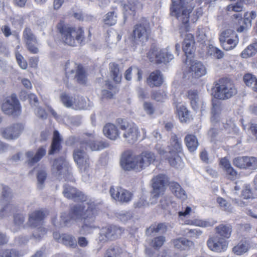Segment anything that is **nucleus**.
<instances>
[{"label":"nucleus","mask_w":257,"mask_h":257,"mask_svg":"<svg viewBox=\"0 0 257 257\" xmlns=\"http://www.w3.org/2000/svg\"><path fill=\"white\" fill-rule=\"evenodd\" d=\"M172 5L170 8V14L175 17L179 21L185 25V28L190 19L192 23H195L202 14L201 8L196 9L192 13L194 6L191 2L193 0H171Z\"/></svg>","instance_id":"nucleus-1"},{"label":"nucleus","mask_w":257,"mask_h":257,"mask_svg":"<svg viewBox=\"0 0 257 257\" xmlns=\"http://www.w3.org/2000/svg\"><path fill=\"white\" fill-rule=\"evenodd\" d=\"M57 29L61 34L62 41L68 45L74 46L77 44H80L84 39V32L81 28L76 29L60 23L57 25Z\"/></svg>","instance_id":"nucleus-2"},{"label":"nucleus","mask_w":257,"mask_h":257,"mask_svg":"<svg viewBox=\"0 0 257 257\" xmlns=\"http://www.w3.org/2000/svg\"><path fill=\"white\" fill-rule=\"evenodd\" d=\"M214 97L220 100L229 99L237 93V90L230 80L221 78L215 82Z\"/></svg>","instance_id":"nucleus-3"},{"label":"nucleus","mask_w":257,"mask_h":257,"mask_svg":"<svg viewBox=\"0 0 257 257\" xmlns=\"http://www.w3.org/2000/svg\"><path fill=\"white\" fill-rule=\"evenodd\" d=\"M44 217L45 213L41 210H36L29 215V225L32 227H37L32 234L36 239H41L46 233V229L41 226Z\"/></svg>","instance_id":"nucleus-4"},{"label":"nucleus","mask_w":257,"mask_h":257,"mask_svg":"<svg viewBox=\"0 0 257 257\" xmlns=\"http://www.w3.org/2000/svg\"><path fill=\"white\" fill-rule=\"evenodd\" d=\"M53 174L58 179L71 180V168L68 163L62 157L55 159L52 165Z\"/></svg>","instance_id":"nucleus-5"},{"label":"nucleus","mask_w":257,"mask_h":257,"mask_svg":"<svg viewBox=\"0 0 257 257\" xmlns=\"http://www.w3.org/2000/svg\"><path fill=\"white\" fill-rule=\"evenodd\" d=\"M147 57L151 62L157 64L167 63L174 59V56L169 51L168 47L165 49H160L155 45L151 46L147 53Z\"/></svg>","instance_id":"nucleus-6"},{"label":"nucleus","mask_w":257,"mask_h":257,"mask_svg":"<svg viewBox=\"0 0 257 257\" xmlns=\"http://www.w3.org/2000/svg\"><path fill=\"white\" fill-rule=\"evenodd\" d=\"M151 33V30L148 22L138 24L134 27L132 41L134 44H138L139 42L144 43L149 40Z\"/></svg>","instance_id":"nucleus-7"},{"label":"nucleus","mask_w":257,"mask_h":257,"mask_svg":"<svg viewBox=\"0 0 257 257\" xmlns=\"http://www.w3.org/2000/svg\"><path fill=\"white\" fill-rule=\"evenodd\" d=\"M96 206L93 203H82L76 205L71 207L69 210L74 220H84V217L89 213H96Z\"/></svg>","instance_id":"nucleus-8"},{"label":"nucleus","mask_w":257,"mask_h":257,"mask_svg":"<svg viewBox=\"0 0 257 257\" xmlns=\"http://www.w3.org/2000/svg\"><path fill=\"white\" fill-rule=\"evenodd\" d=\"M153 190L151 192V203H155L157 198L164 193L165 186L168 182L167 176L164 174H159L152 180Z\"/></svg>","instance_id":"nucleus-9"},{"label":"nucleus","mask_w":257,"mask_h":257,"mask_svg":"<svg viewBox=\"0 0 257 257\" xmlns=\"http://www.w3.org/2000/svg\"><path fill=\"white\" fill-rule=\"evenodd\" d=\"M2 110L5 114L9 115L17 116L21 114V107L15 94L7 98L2 105Z\"/></svg>","instance_id":"nucleus-10"},{"label":"nucleus","mask_w":257,"mask_h":257,"mask_svg":"<svg viewBox=\"0 0 257 257\" xmlns=\"http://www.w3.org/2000/svg\"><path fill=\"white\" fill-rule=\"evenodd\" d=\"M78 142L80 143L81 147L85 148L86 150L89 149L91 151L100 150L108 147V143L105 142L96 143L94 141L88 142L87 140H82L75 136L70 137L66 141V143L68 145L72 146Z\"/></svg>","instance_id":"nucleus-11"},{"label":"nucleus","mask_w":257,"mask_h":257,"mask_svg":"<svg viewBox=\"0 0 257 257\" xmlns=\"http://www.w3.org/2000/svg\"><path fill=\"white\" fill-rule=\"evenodd\" d=\"M123 232L120 227L114 225L103 227L101 229L98 237L100 242H105L118 238Z\"/></svg>","instance_id":"nucleus-12"},{"label":"nucleus","mask_w":257,"mask_h":257,"mask_svg":"<svg viewBox=\"0 0 257 257\" xmlns=\"http://www.w3.org/2000/svg\"><path fill=\"white\" fill-rule=\"evenodd\" d=\"M23 39L28 50L32 54H37L39 49L37 37L29 27H26L23 32Z\"/></svg>","instance_id":"nucleus-13"},{"label":"nucleus","mask_w":257,"mask_h":257,"mask_svg":"<svg viewBox=\"0 0 257 257\" xmlns=\"http://www.w3.org/2000/svg\"><path fill=\"white\" fill-rule=\"evenodd\" d=\"M24 127L21 123H14L1 129L2 137L7 140H16L23 132Z\"/></svg>","instance_id":"nucleus-14"},{"label":"nucleus","mask_w":257,"mask_h":257,"mask_svg":"<svg viewBox=\"0 0 257 257\" xmlns=\"http://www.w3.org/2000/svg\"><path fill=\"white\" fill-rule=\"evenodd\" d=\"M111 197L121 203H127L133 197V194L120 187L111 186L109 189Z\"/></svg>","instance_id":"nucleus-15"},{"label":"nucleus","mask_w":257,"mask_h":257,"mask_svg":"<svg viewBox=\"0 0 257 257\" xmlns=\"http://www.w3.org/2000/svg\"><path fill=\"white\" fill-rule=\"evenodd\" d=\"M74 161L81 171L87 172L90 166V161L88 155L84 150L76 149L73 152Z\"/></svg>","instance_id":"nucleus-16"},{"label":"nucleus","mask_w":257,"mask_h":257,"mask_svg":"<svg viewBox=\"0 0 257 257\" xmlns=\"http://www.w3.org/2000/svg\"><path fill=\"white\" fill-rule=\"evenodd\" d=\"M137 156L134 155L130 151L124 152L120 160V165L122 168L125 171L134 170L137 171L138 161Z\"/></svg>","instance_id":"nucleus-17"},{"label":"nucleus","mask_w":257,"mask_h":257,"mask_svg":"<svg viewBox=\"0 0 257 257\" xmlns=\"http://www.w3.org/2000/svg\"><path fill=\"white\" fill-rule=\"evenodd\" d=\"M136 159L138 161L137 171L140 172L153 163L156 160V156L154 153L146 151L137 156Z\"/></svg>","instance_id":"nucleus-18"},{"label":"nucleus","mask_w":257,"mask_h":257,"mask_svg":"<svg viewBox=\"0 0 257 257\" xmlns=\"http://www.w3.org/2000/svg\"><path fill=\"white\" fill-rule=\"evenodd\" d=\"M62 193L65 197L76 202H83L86 198L81 192L68 184L64 185Z\"/></svg>","instance_id":"nucleus-19"},{"label":"nucleus","mask_w":257,"mask_h":257,"mask_svg":"<svg viewBox=\"0 0 257 257\" xmlns=\"http://www.w3.org/2000/svg\"><path fill=\"white\" fill-rule=\"evenodd\" d=\"M207 245L211 250L220 252L227 249L228 243L225 239L216 236L208 240Z\"/></svg>","instance_id":"nucleus-20"},{"label":"nucleus","mask_w":257,"mask_h":257,"mask_svg":"<svg viewBox=\"0 0 257 257\" xmlns=\"http://www.w3.org/2000/svg\"><path fill=\"white\" fill-rule=\"evenodd\" d=\"M85 215L84 220H83V224L80 229V233L83 235L90 234L94 229L97 227L94 225L95 213H89Z\"/></svg>","instance_id":"nucleus-21"},{"label":"nucleus","mask_w":257,"mask_h":257,"mask_svg":"<svg viewBox=\"0 0 257 257\" xmlns=\"http://www.w3.org/2000/svg\"><path fill=\"white\" fill-rule=\"evenodd\" d=\"M206 68L203 63L200 61L191 62L188 74L193 78H199L206 74Z\"/></svg>","instance_id":"nucleus-22"},{"label":"nucleus","mask_w":257,"mask_h":257,"mask_svg":"<svg viewBox=\"0 0 257 257\" xmlns=\"http://www.w3.org/2000/svg\"><path fill=\"white\" fill-rule=\"evenodd\" d=\"M194 40L192 35L189 34L186 36L184 40L182 49L186 56V60L184 62L187 64V60L192 57L194 52Z\"/></svg>","instance_id":"nucleus-23"},{"label":"nucleus","mask_w":257,"mask_h":257,"mask_svg":"<svg viewBox=\"0 0 257 257\" xmlns=\"http://www.w3.org/2000/svg\"><path fill=\"white\" fill-rule=\"evenodd\" d=\"M46 154V149L44 147H40L35 154L33 151H29L26 154L27 158V162L29 165L32 166L40 161Z\"/></svg>","instance_id":"nucleus-24"},{"label":"nucleus","mask_w":257,"mask_h":257,"mask_svg":"<svg viewBox=\"0 0 257 257\" xmlns=\"http://www.w3.org/2000/svg\"><path fill=\"white\" fill-rule=\"evenodd\" d=\"M138 127L136 124L130 125V127L123 133V138L129 144H134L140 136Z\"/></svg>","instance_id":"nucleus-25"},{"label":"nucleus","mask_w":257,"mask_h":257,"mask_svg":"<svg viewBox=\"0 0 257 257\" xmlns=\"http://www.w3.org/2000/svg\"><path fill=\"white\" fill-rule=\"evenodd\" d=\"M74 220L71 213L63 212L61 213L59 220L56 217H53L52 219L53 224L58 228L63 227L64 226H68L71 224V221Z\"/></svg>","instance_id":"nucleus-26"},{"label":"nucleus","mask_w":257,"mask_h":257,"mask_svg":"<svg viewBox=\"0 0 257 257\" xmlns=\"http://www.w3.org/2000/svg\"><path fill=\"white\" fill-rule=\"evenodd\" d=\"M147 83L151 87L160 86L163 83L161 71L156 70L152 72L147 79Z\"/></svg>","instance_id":"nucleus-27"},{"label":"nucleus","mask_w":257,"mask_h":257,"mask_svg":"<svg viewBox=\"0 0 257 257\" xmlns=\"http://www.w3.org/2000/svg\"><path fill=\"white\" fill-rule=\"evenodd\" d=\"M222 109V105L221 102L216 98L212 101L211 121L212 122H217L219 120V115Z\"/></svg>","instance_id":"nucleus-28"},{"label":"nucleus","mask_w":257,"mask_h":257,"mask_svg":"<svg viewBox=\"0 0 257 257\" xmlns=\"http://www.w3.org/2000/svg\"><path fill=\"white\" fill-rule=\"evenodd\" d=\"M167 224L166 223H159L157 224H154L151 225L146 230V234L147 235H154L156 233H165L167 230Z\"/></svg>","instance_id":"nucleus-29"},{"label":"nucleus","mask_w":257,"mask_h":257,"mask_svg":"<svg viewBox=\"0 0 257 257\" xmlns=\"http://www.w3.org/2000/svg\"><path fill=\"white\" fill-rule=\"evenodd\" d=\"M103 132L105 136L112 140H116L118 137V131L116 126L111 123H106L103 127Z\"/></svg>","instance_id":"nucleus-30"},{"label":"nucleus","mask_w":257,"mask_h":257,"mask_svg":"<svg viewBox=\"0 0 257 257\" xmlns=\"http://www.w3.org/2000/svg\"><path fill=\"white\" fill-rule=\"evenodd\" d=\"M25 215L21 213H15L13 215V224L11 226V229L14 232L18 231L23 226L25 222Z\"/></svg>","instance_id":"nucleus-31"},{"label":"nucleus","mask_w":257,"mask_h":257,"mask_svg":"<svg viewBox=\"0 0 257 257\" xmlns=\"http://www.w3.org/2000/svg\"><path fill=\"white\" fill-rule=\"evenodd\" d=\"M62 139L59 132L55 131L53 134V138L51 145L50 150L49 151V155H53L58 152L61 149V142Z\"/></svg>","instance_id":"nucleus-32"},{"label":"nucleus","mask_w":257,"mask_h":257,"mask_svg":"<svg viewBox=\"0 0 257 257\" xmlns=\"http://www.w3.org/2000/svg\"><path fill=\"white\" fill-rule=\"evenodd\" d=\"M169 153L177 154L182 151V143L181 140L178 139L175 134H173L171 138L170 146H168Z\"/></svg>","instance_id":"nucleus-33"},{"label":"nucleus","mask_w":257,"mask_h":257,"mask_svg":"<svg viewBox=\"0 0 257 257\" xmlns=\"http://www.w3.org/2000/svg\"><path fill=\"white\" fill-rule=\"evenodd\" d=\"M60 243L70 248H76L77 247V240L75 237L69 233H63L62 238Z\"/></svg>","instance_id":"nucleus-34"},{"label":"nucleus","mask_w":257,"mask_h":257,"mask_svg":"<svg viewBox=\"0 0 257 257\" xmlns=\"http://www.w3.org/2000/svg\"><path fill=\"white\" fill-rule=\"evenodd\" d=\"M216 233L224 239L228 238L232 232V226L229 224H221L215 227Z\"/></svg>","instance_id":"nucleus-35"},{"label":"nucleus","mask_w":257,"mask_h":257,"mask_svg":"<svg viewBox=\"0 0 257 257\" xmlns=\"http://www.w3.org/2000/svg\"><path fill=\"white\" fill-rule=\"evenodd\" d=\"M185 143L190 152L195 151L199 145L198 140L196 136L189 134L186 136L184 139Z\"/></svg>","instance_id":"nucleus-36"},{"label":"nucleus","mask_w":257,"mask_h":257,"mask_svg":"<svg viewBox=\"0 0 257 257\" xmlns=\"http://www.w3.org/2000/svg\"><path fill=\"white\" fill-rule=\"evenodd\" d=\"M173 243L176 248L180 249H185L186 247H190L194 244L192 241L185 238H179L174 239Z\"/></svg>","instance_id":"nucleus-37"},{"label":"nucleus","mask_w":257,"mask_h":257,"mask_svg":"<svg viewBox=\"0 0 257 257\" xmlns=\"http://www.w3.org/2000/svg\"><path fill=\"white\" fill-rule=\"evenodd\" d=\"M109 68L111 77L114 81L116 83L120 82L121 79V73L118 67V65L115 63H111L109 64Z\"/></svg>","instance_id":"nucleus-38"},{"label":"nucleus","mask_w":257,"mask_h":257,"mask_svg":"<svg viewBox=\"0 0 257 257\" xmlns=\"http://www.w3.org/2000/svg\"><path fill=\"white\" fill-rule=\"evenodd\" d=\"M257 52V43H253L248 46L241 53V57L247 58L254 55Z\"/></svg>","instance_id":"nucleus-39"},{"label":"nucleus","mask_w":257,"mask_h":257,"mask_svg":"<svg viewBox=\"0 0 257 257\" xmlns=\"http://www.w3.org/2000/svg\"><path fill=\"white\" fill-rule=\"evenodd\" d=\"M138 3L137 0H130L128 2V4L126 5H124V8L125 10V12L124 13V21L123 22V25L124 24L126 19V15L127 14L134 15L136 11V5Z\"/></svg>","instance_id":"nucleus-40"},{"label":"nucleus","mask_w":257,"mask_h":257,"mask_svg":"<svg viewBox=\"0 0 257 257\" xmlns=\"http://www.w3.org/2000/svg\"><path fill=\"white\" fill-rule=\"evenodd\" d=\"M75 71V78L77 82L80 84H85L86 80V76L85 71L83 67L81 65H78Z\"/></svg>","instance_id":"nucleus-41"},{"label":"nucleus","mask_w":257,"mask_h":257,"mask_svg":"<svg viewBox=\"0 0 257 257\" xmlns=\"http://www.w3.org/2000/svg\"><path fill=\"white\" fill-rule=\"evenodd\" d=\"M177 113L179 119L182 122H186L190 119L189 111L184 105L177 108Z\"/></svg>","instance_id":"nucleus-42"},{"label":"nucleus","mask_w":257,"mask_h":257,"mask_svg":"<svg viewBox=\"0 0 257 257\" xmlns=\"http://www.w3.org/2000/svg\"><path fill=\"white\" fill-rule=\"evenodd\" d=\"M188 97L190 100L192 108L195 110L198 108V96L195 90H190L188 92Z\"/></svg>","instance_id":"nucleus-43"},{"label":"nucleus","mask_w":257,"mask_h":257,"mask_svg":"<svg viewBox=\"0 0 257 257\" xmlns=\"http://www.w3.org/2000/svg\"><path fill=\"white\" fill-rule=\"evenodd\" d=\"M62 103L67 107H72L73 108L75 99L70 96L66 93H62L60 96Z\"/></svg>","instance_id":"nucleus-44"},{"label":"nucleus","mask_w":257,"mask_h":257,"mask_svg":"<svg viewBox=\"0 0 257 257\" xmlns=\"http://www.w3.org/2000/svg\"><path fill=\"white\" fill-rule=\"evenodd\" d=\"M122 252V249L117 245H111L106 250L105 257H117Z\"/></svg>","instance_id":"nucleus-45"},{"label":"nucleus","mask_w":257,"mask_h":257,"mask_svg":"<svg viewBox=\"0 0 257 257\" xmlns=\"http://www.w3.org/2000/svg\"><path fill=\"white\" fill-rule=\"evenodd\" d=\"M19 250L15 248L6 249L0 251V257H21Z\"/></svg>","instance_id":"nucleus-46"},{"label":"nucleus","mask_w":257,"mask_h":257,"mask_svg":"<svg viewBox=\"0 0 257 257\" xmlns=\"http://www.w3.org/2000/svg\"><path fill=\"white\" fill-rule=\"evenodd\" d=\"M117 21V14L114 11L108 12L104 19V22L108 26L114 25Z\"/></svg>","instance_id":"nucleus-47"},{"label":"nucleus","mask_w":257,"mask_h":257,"mask_svg":"<svg viewBox=\"0 0 257 257\" xmlns=\"http://www.w3.org/2000/svg\"><path fill=\"white\" fill-rule=\"evenodd\" d=\"M208 53L217 59H220L224 57V53L218 48L212 45L209 46Z\"/></svg>","instance_id":"nucleus-48"},{"label":"nucleus","mask_w":257,"mask_h":257,"mask_svg":"<svg viewBox=\"0 0 257 257\" xmlns=\"http://www.w3.org/2000/svg\"><path fill=\"white\" fill-rule=\"evenodd\" d=\"M47 174L44 170H39L37 173L38 188L43 189L45 181L47 178Z\"/></svg>","instance_id":"nucleus-49"},{"label":"nucleus","mask_w":257,"mask_h":257,"mask_svg":"<svg viewBox=\"0 0 257 257\" xmlns=\"http://www.w3.org/2000/svg\"><path fill=\"white\" fill-rule=\"evenodd\" d=\"M78 65L72 61H67L65 63L64 67L66 75L68 76L70 74L74 73Z\"/></svg>","instance_id":"nucleus-50"},{"label":"nucleus","mask_w":257,"mask_h":257,"mask_svg":"<svg viewBox=\"0 0 257 257\" xmlns=\"http://www.w3.org/2000/svg\"><path fill=\"white\" fill-rule=\"evenodd\" d=\"M237 41L231 38L228 39L225 41L221 42L220 44L223 49L226 51H228L233 49L236 45Z\"/></svg>","instance_id":"nucleus-51"},{"label":"nucleus","mask_w":257,"mask_h":257,"mask_svg":"<svg viewBox=\"0 0 257 257\" xmlns=\"http://www.w3.org/2000/svg\"><path fill=\"white\" fill-rule=\"evenodd\" d=\"M105 88L108 89H103L102 91V95L108 98H111L112 97L113 95V93L112 91L113 90L114 86L111 83V82L109 81H105Z\"/></svg>","instance_id":"nucleus-52"},{"label":"nucleus","mask_w":257,"mask_h":257,"mask_svg":"<svg viewBox=\"0 0 257 257\" xmlns=\"http://www.w3.org/2000/svg\"><path fill=\"white\" fill-rule=\"evenodd\" d=\"M243 10V5L242 0L237 1L235 4L229 5L227 8L226 10L228 12H235L240 13Z\"/></svg>","instance_id":"nucleus-53"},{"label":"nucleus","mask_w":257,"mask_h":257,"mask_svg":"<svg viewBox=\"0 0 257 257\" xmlns=\"http://www.w3.org/2000/svg\"><path fill=\"white\" fill-rule=\"evenodd\" d=\"M171 157L168 156L170 164L175 168H178L180 166L181 158L177 154H172Z\"/></svg>","instance_id":"nucleus-54"},{"label":"nucleus","mask_w":257,"mask_h":257,"mask_svg":"<svg viewBox=\"0 0 257 257\" xmlns=\"http://www.w3.org/2000/svg\"><path fill=\"white\" fill-rule=\"evenodd\" d=\"M217 202L219 204L221 209L227 212L232 211V207L229 203L222 197H218L217 198Z\"/></svg>","instance_id":"nucleus-55"},{"label":"nucleus","mask_w":257,"mask_h":257,"mask_svg":"<svg viewBox=\"0 0 257 257\" xmlns=\"http://www.w3.org/2000/svg\"><path fill=\"white\" fill-rule=\"evenodd\" d=\"M257 169V158L254 157H247L246 169L255 170Z\"/></svg>","instance_id":"nucleus-56"},{"label":"nucleus","mask_w":257,"mask_h":257,"mask_svg":"<svg viewBox=\"0 0 257 257\" xmlns=\"http://www.w3.org/2000/svg\"><path fill=\"white\" fill-rule=\"evenodd\" d=\"M16 210V207L13 204H8L0 211V218H1L5 216L8 215L9 212L14 213Z\"/></svg>","instance_id":"nucleus-57"},{"label":"nucleus","mask_w":257,"mask_h":257,"mask_svg":"<svg viewBox=\"0 0 257 257\" xmlns=\"http://www.w3.org/2000/svg\"><path fill=\"white\" fill-rule=\"evenodd\" d=\"M246 156L239 157L235 158L233 161L235 166L240 168L246 169Z\"/></svg>","instance_id":"nucleus-58"},{"label":"nucleus","mask_w":257,"mask_h":257,"mask_svg":"<svg viewBox=\"0 0 257 257\" xmlns=\"http://www.w3.org/2000/svg\"><path fill=\"white\" fill-rule=\"evenodd\" d=\"M241 23H242L243 25H240L237 29L238 32H242L245 30L250 28L251 26V20L248 17H244L243 16V19H242Z\"/></svg>","instance_id":"nucleus-59"},{"label":"nucleus","mask_w":257,"mask_h":257,"mask_svg":"<svg viewBox=\"0 0 257 257\" xmlns=\"http://www.w3.org/2000/svg\"><path fill=\"white\" fill-rule=\"evenodd\" d=\"M248 250V246L246 243H239L233 248V251L237 255H240Z\"/></svg>","instance_id":"nucleus-60"},{"label":"nucleus","mask_w":257,"mask_h":257,"mask_svg":"<svg viewBox=\"0 0 257 257\" xmlns=\"http://www.w3.org/2000/svg\"><path fill=\"white\" fill-rule=\"evenodd\" d=\"M243 80L247 86L252 88L254 85V83L256 81L257 79L251 74H246L243 77Z\"/></svg>","instance_id":"nucleus-61"},{"label":"nucleus","mask_w":257,"mask_h":257,"mask_svg":"<svg viewBox=\"0 0 257 257\" xmlns=\"http://www.w3.org/2000/svg\"><path fill=\"white\" fill-rule=\"evenodd\" d=\"M173 203L171 198L167 196L162 197L160 201V205L164 209H167Z\"/></svg>","instance_id":"nucleus-62"},{"label":"nucleus","mask_w":257,"mask_h":257,"mask_svg":"<svg viewBox=\"0 0 257 257\" xmlns=\"http://www.w3.org/2000/svg\"><path fill=\"white\" fill-rule=\"evenodd\" d=\"M165 241V237L163 236H159L155 237L152 240V245L154 247L157 248L162 246Z\"/></svg>","instance_id":"nucleus-63"},{"label":"nucleus","mask_w":257,"mask_h":257,"mask_svg":"<svg viewBox=\"0 0 257 257\" xmlns=\"http://www.w3.org/2000/svg\"><path fill=\"white\" fill-rule=\"evenodd\" d=\"M16 57L17 63L20 66V67L22 69H26L28 66V64L27 62L24 58L23 56L19 53H16Z\"/></svg>","instance_id":"nucleus-64"}]
</instances>
